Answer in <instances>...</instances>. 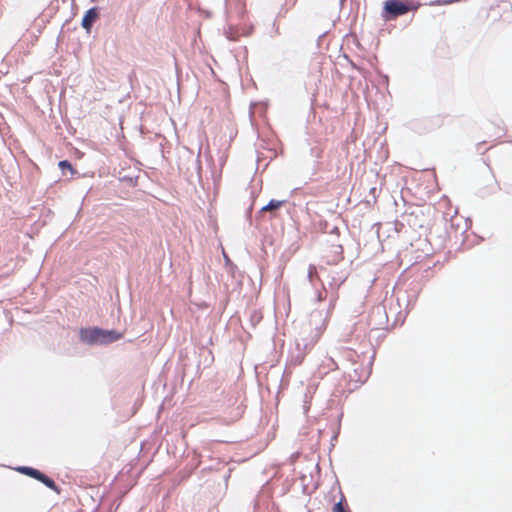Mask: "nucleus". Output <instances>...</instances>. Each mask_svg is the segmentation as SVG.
<instances>
[{
  "label": "nucleus",
  "instance_id": "nucleus-1",
  "mask_svg": "<svg viewBox=\"0 0 512 512\" xmlns=\"http://www.w3.org/2000/svg\"><path fill=\"white\" fill-rule=\"evenodd\" d=\"M417 8L418 6L412 5L408 2L405 3L399 0H387L384 3L382 17L384 20L389 21L406 14L411 10H416Z\"/></svg>",
  "mask_w": 512,
  "mask_h": 512
},
{
  "label": "nucleus",
  "instance_id": "nucleus-2",
  "mask_svg": "<svg viewBox=\"0 0 512 512\" xmlns=\"http://www.w3.org/2000/svg\"><path fill=\"white\" fill-rule=\"evenodd\" d=\"M102 329L100 328H83L80 330V338L89 344H102Z\"/></svg>",
  "mask_w": 512,
  "mask_h": 512
},
{
  "label": "nucleus",
  "instance_id": "nucleus-3",
  "mask_svg": "<svg viewBox=\"0 0 512 512\" xmlns=\"http://www.w3.org/2000/svg\"><path fill=\"white\" fill-rule=\"evenodd\" d=\"M97 18H98L97 8L93 7L91 9H89L83 16L82 23H81L82 27L84 29H86L87 31H90L93 23L97 20Z\"/></svg>",
  "mask_w": 512,
  "mask_h": 512
},
{
  "label": "nucleus",
  "instance_id": "nucleus-4",
  "mask_svg": "<svg viewBox=\"0 0 512 512\" xmlns=\"http://www.w3.org/2000/svg\"><path fill=\"white\" fill-rule=\"evenodd\" d=\"M124 333L117 332L115 330H103L102 329V344H109L123 338Z\"/></svg>",
  "mask_w": 512,
  "mask_h": 512
},
{
  "label": "nucleus",
  "instance_id": "nucleus-5",
  "mask_svg": "<svg viewBox=\"0 0 512 512\" xmlns=\"http://www.w3.org/2000/svg\"><path fill=\"white\" fill-rule=\"evenodd\" d=\"M338 369L337 362L332 357H325L321 365L319 366V371L321 375H326L331 371H335Z\"/></svg>",
  "mask_w": 512,
  "mask_h": 512
},
{
  "label": "nucleus",
  "instance_id": "nucleus-6",
  "mask_svg": "<svg viewBox=\"0 0 512 512\" xmlns=\"http://www.w3.org/2000/svg\"><path fill=\"white\" fill-rule=\"evenodd\" d=\"M285 203H286L285 200H275V199H272V200L269 201V203L267 205L262 207L261 211L262 212L274 211V210H277V209L281 208Z\"/></svg>",
  "mask_w": 512,
  "mask_h": 512
},
{
  "label": "nucleus",
  "instance_id": "nucleus-7",
  "mask_svg": "<svg viewBox=\"0 0 512 512\" xmlns=\"http://www.w3.org/2000/svg\"><path fill=\"white\" fill-rule=\"evenodd\" d=\"M18 470L21 473H23L27 476H30L36 480L41 479V476H42V473L39 470L32 468V467H20V468H18Z\"/></svg>",
  "mask_w": 512,
  "mask_h": 512
},
{
  "label": "nucleus",
  "instance_id": "nucleus-8",
  "mask_svg": "<svg viewBox=\"0 0 512 512\" xmlns=\"http://www.w3.org/2000/svg\"><path fill=\"white\" fill-rule=\"evenodd\" d=\"M346 502L344 495H341L340 500L333 506V512H349L348 508L344 505Z\"/></svg>",
  "mask_w": 512,
  "mask_h": 512
},
{
  "label": "nucleus",
  "instance_id": "nucleus-9",
  "mask_svg": "<svg viewBox=\"0 0 512 512\" xmlns=\"http://www.w3.org/2000/svg\"><path fill=\"white\" fill-rule=\"evenodd\" d=\"M38 481L42 482L44 485H46L48 488L52 489V490H55L58 492V488L54 482L53 479L47 477L46 475H44L42 473V476H41V479H39Z\"/></svg>",
  "mask_w": 512,
  "mask_h": 512
},
{
  "label": "nucleus",
  "instance_id": "nucleus-10",
  "mask_svg": "<svg viewBox=\"0 0 512 512\" xmlns=\"http://www.w3.org/2000/svg\"><path fill=\"white\" fill-rule=\"evenodd\" d=\"M38 481L42 482L44 485H46L48 488L52 489V490H55L58 492V488L54 482L53 479L47 477L46 475H44L42 473V476H41V479H39Z\"/></svg>",
  "mask_w": 512,
  "mask_h": 512
},
{
  "label": "nucleus",
  "instance_id": "nucleus-11",
  "mask_svg": "<svg viewBox=\"0 0 512 512\" xmlns=\"http://www.w3.org/2000/svg\"><path fill=\"white\" fill-rule=\"evenodd\" d=\"M58 166L60 167L61 170H68L70 171L72 174H74L76 171L75 169L73 168L72 164L67 161V160H62L59 162Z\"/></svg>",
  "mask_w": 512,
  "mask_h": 512
},
{
  "label": "nucleus",
  "instance_id": "nucleus-12",
  "mask_svg": "<svg viewBox=\"0 0 512 512\" xmlns=\"http://www.w3.org/2000/svg\"><path fill=\"white\" fill-rule=\"evenodd\" d=\"M325 329H326L325 322H323L319 327L316 328V332L313 337L315 342L319 340V338L322 336Z\"/></svg>",
  "mask_w": 512,
  "mask_h": 512
},
{
  "label": "nucleus",
  "instance_id": "nucleus-13",
  "mask_svg": "<svg viewBox=\"0 0 512 512\" xmlns=\"http://www.w3.org/2000/svg\"><path fill=\"white\" fill-rule=\"evenodd\" d=\"M308 278H309L310 282H313L314 278H319L318 277V273H317V269L313 265H310L309 268H308Z\"/></svg>",
  "mask_w": 512,
  "mask_h": 512
},
{
  "label": "nucleus",
  "instance_id": "nucleus-14",
  "mask_svg": "<svg viewBox=\"0 0 512 512\" xmlns=\"http://www.w3.org/2000/svg\"><path fill=\"white\" fill-rule=\"evenodd\" d=\"M323 299H324V297L322 296V294H321V293H319V295H318V301H319V302H321V301H323Z\"/></svg>",
  "mask_w": 512,
  "mask_h": 512
}]
</instances>
